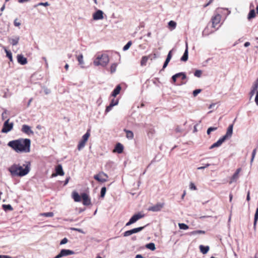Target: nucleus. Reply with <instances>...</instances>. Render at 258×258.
<instances>
[{
    "mask_svg": "<svg viewBox=\"0 0 258 258\" xmlns=\"http://www.w3.org/2000/svg\"><path fill=\"white\" fill-rule=\"evenodd\" d=\"M256 149H254L253 151H252V156H251V163L252 162L253 159H254V158L255 157V155L256 154Z\"/></svg>",
    "mask_w": 258,
    "mask_h": 258,
    "instance_id": "obj_49",
    "label": "nucleus"
},
{
    "mask_svg": "<svg viewBox=\"0 0 258 258\" xmlns=\"http://www.w3.org/2000/svg\"><path fill=\"white\" fill-rule=\"evenodd\" d=\"M178 226L180 229L186 230L188 229V226L184 223H179Z\"/></svg>",
    "mask_w": 258,
    "mask_h": 258,
    "instance_id": "obj_38",
    "label": "nucleus"
},
{
    "mask_svg": "<svg viewBox=\"0 0 258 258\" xmlns=\"http://www.w3.org/2000/svg\"><path fill=\"white\" fill-rule=\"evenodd\" d=\"M188 45L186 43V48L183 56L181 57L180 60L183 61H186L188 59Z\"/></svg>",
    "mask_w": 258,
    "mask_h": 258,
    "instance_id": "obj_26",
    "label": "nucleus"
},
{
    "mask_svg": "<svg viewBox=\"0 0 258 258\" xmlns=\"http://www.w3.org/2000/svg\"><path fill=\"white\" fill-rule=\"evenodd\" d=\"M118 100L117 99H112L110 104L112 106H114L115 105H116L118 104Z\"/></svg>",
    "mask_w": 258,
    "mask_h": 258,
    "instance_id": "obj_43",
    "label": "nucleus"
},
{
    "mask_svg": "<svg viewBox=\"0 0 258 258\" xmlns=\"http://www.w3.org/2000/svg\"><path fill=\"white\" fill-rule=\"evenodd\" d=\"M31 141L29 139H19L9 142L8 145L18 153H29Z\"/></svg>",
    "mask_w": 258,
    "mask_h": 258,
    "instance_id": "obj_1",
    "label": "nucleus"
},
{
    "mask_svg": "<svg viewBox=\"0 0 258 258\" xmlns=\"http://www.w3.org/2000/svg\"><path fill=\"white\" fill-rule=\"evenodd\" d=\"M72 198L76 202H80L81 201V195L80 196L76 191L72 192Z\"/></svg>",
    "mask_w": 258,
    "mask_h": 258,
    "instance_id": "obj_22",
    "label": "nucleus"
},
{
    "mask_svg": "<svg viewBox=\"0 0 258 258\" xmlns=\"http://www.w3.org/2000/svg\"><path fill=\"white\" fill-rule=\"evenodd\" d=\"M255 16V11L254 10H251L250 11L248 15V19H251L252 18H253Z\"/></svg>",
    "mask_w": 258,
    "mask_h": 258,
    "instance_id": "obj_35",
    "label": "nucleus"
},
{
    "mask_svg": "<svg viewBox=\"0 0 258 258\" xmlns=\"http://www.w3.org/2000/svg\"><path fill=\"white\" fill-rule=\"evenodd\" d=\"M233 124H231L228 126L226 134L223 136L225 137L226 140H227L228 138H230L232 136L233 133Z\"/></svg>",
    "mask_w": 258,
    "mask_h": 258,
    "instance_id": "obj_20",
    "label": "nucleus"
},
{
    "mask_svg": "<svg viewBox=\"0 0 258 258\" xmlns=\"http://www.w3.org/2000/svg\"><path fill=\"white\" fill-rule=\"evenodd\" d=\"M241 169V168H238L236 172L234 173V174L233 175V176L231 177V181L230 183H232V182L236 181L239 177V174L240 172Z\"/></svg>",
    "mask_w": 258,
    "mask_h": 258,
    "instance_id": "obj_23",
    "label": "nucleus"
},
{
    "mask_svg": "<svg viewBox=\"0 0 258 258\" xmlns=\"http://www.w3.org/2000/svg\"><path fill=\"white\" fill-rule=\"evenodd\" d=\"M258 220V207L256 209V211L254 214V222H253V228L255 229L256 223Z\"/></svg>",
    "mask_w": 258,
    "mask_h": 258,
    "instance_id": "obj_31",
    "label": "nucleus"
},
{
    "mask_svg": "<svg viewBox=\"0 0 258 258\" xmlns=\"http://www.w3.org/2000/svg\"><path fill=\"white\" fill-rule=\"evenodd\" d=\"M37 6H43L46 7V6H49V4L48 2L40 3L38 4Z\"/></svg>",
    "mask_w": 258,
    "mask_h": 258,
    "instance_id": "obj_50",
    "label": "nucleus"
},
{
    "mask_svg": "<svg viewBox=\"0 0 258 258\" xmlns=\"http://www.w3.org/2000/svg\"><path fill=\"white\" fill-rule=\"evenodd\" d=\"M2 207H3V209L5 211H7V210L12 211L13 209L12 207L10 205H3L2 206Z\"/></svg>",
    "mask_w": 258,
    "mask_h": 258,
    "instance_id": "obj_39",
    "label": "nucleus"
},
{
    "mask_svg": "<svg viewBox=\"0 0 258 258\" xmlns=\"http://www.w3.org/2000/svg\"><path fill=\"white\" fill-rule=\"evenodd\" d=\"M74 251L70 249H61L58 254H57L54 258H60L62 256H68L74 254Z\"/></svg>",
    "mask_w": 258,
    "mask_h": 258,
    "instance_id": "obj_8",
    "label": "nucleus"
},
{
    "mask_svg": "<svg viewBox=\"0 0 258 258\" xmlns=\"http://www.w3.org/2000/svg\"><path fill=\"white\" fill-rule=\"evenodd\" d=\"M250 45V43L249 42H246L244 43V46L245 47H248Z\"/></svg>",
    "mask_w": 258,
    "mask_h": 258,
    "instance_id": "obj_60",
    "label": "nucleus"
},
{
    "mask_svg": "<svg viewBox=\"0 0 258 258\" xmlns=\"http://www.w3.org/2000/svg\"><path fill=\"white\" fill-rule=\"evenodd\" d=\"M209 165H210L209 164H207L205 166H201V167H198V169L200 170V169H204L205 168L208 167Z\"/></svg>",
    "mask_w": 258,
    "mask_h": 258,
    "instance_id": "obj_56",
    "label": "nucleus"
},
{
    "mask_svg": "<svg viewBox=\"0 0 258 258\" xmlns=\"http://www.w3.org/2000/svg\"><path fill=\"white\" fill-rule=\"evenodd\" d=\"M146 247L152 250H154L156 249L155 244L154 243H150L146 245Z\"/></svg>",
    "mask_w": 258,
    "mask_h": 258,
    "instance_id": "obj_34",
    "label": "nucleus"
},
{
    "mask_svg": "<svg viewBox=\"0 0 258 258\" xmlns=\"http://www.w3.org/2000/svg\"><path fill=\"white\" fill-rule=\"evenodd\" d=\"M189 188L191 190H196L197 187L195 185V184L192 182H190L189 184Z\"/></svg>",
    "mask_w": 258,
    "mask_h": 258,
    "instance_id": "obj_48",
    "label": "nucleus"
},
{
    "mask_svg": "<svg viewBox=\"0 0 258 258\" xmlns=\"http://www.w3.org/2000/svg\"><path fill=\"white\" fill-rule=\"evenodd\" d=\"M113 106H112L111 105L109 104V106H107L106 108V109H105V112H108L109 111H110L112 108L113 107Z\"/></svg>",
    "mask_w": 258,
    "mask_h": 258,
    "instance_id": "obj_52",
    "label": "nucleus"
},
{
    "mask_svg": "<svg viewBox=\"0 0 258 258\" xmlns=\"http://www.w3.org/2000/svg\"><path fill=\"white\" fill-rule=\"evenodd\" d=\"M104 13L100 10H97L93 14V19L95 21L102 20L104 18Z\"/></svg>",
    "mask_w": 258,
    "mask_h": 258,
    "instance_id": "obj_10",
    "label": "nucleus"
},
{
    "mask_svg": "<svg viewBox=\"0 0 258 258\" xmlns=\"http://www.w3.org/2000/svg\"><path fill=\"white\" fill-rule=\"evenodd\" d=\"M44 92L46 94H48L50 92V90L46 89L44 90Z\"/></svg>",
    "mask_w": 258,
    "mask_h": 258,
    "instance_id": "obj_62",
    "label": "nucleus"
},
{
    "mask_svg": "<svg viewBox=\"0 0 258 258\" xmlns=\"http://www.w3.org/2000/svg\"><path fill=\"white\" fill-rule=\"evenodd\" d=\"M172 50H170L169 52H168V54L167 55V59H169V60H170L171 57H172Z\"/></svg>",
    "mask_w": 258,
    "mask_h": 258,
    "instance_id": "obj_55",
    "label": "nucleus"
},
{
    "mask_svg": "<svg viewBox=\"0 0 258 258\" xmlns=\"http://www.w3.org/2000/svg\"><path fill=\"white\" fill-rule=\"evenodd\" d=\"M124 132H125L126 133V137L129 139V140H132L134 138V133H133L132 131H129V130H126V129H124Z\"/></svg>",
    "mask_w": 258,
    "mask_h": 258,
    "instance_id": "obj_29",
    "label": "nucleus"
},
{
    "mask_svg": "<svg viewBox=\"0 0 258 258\" xmlns=\"http://www.w3.org/2000/svg\"><path fill=\"white\" fill-rule=\"evenodd\" d=\"M14 25L16 27H18L21 25V23L18 21V19H16L14 21Z\"/></svg>",
    "mask_w": 258,
    "mask_h": 258,
    "instance_id": "obj_54",
    "label": "nucleus"
},
{
    "mask_svg": "<svg viewBox=\"0 0 258 258\" xmlns=\"http://www.w3.org/2000/svg\"><path fill=\"white\" fill-rule=\"evenodd\" d=\"M3 255V258H12L9 255Z\"/></svg>",
    "mask_w": 258,
    "mask_h": 258,
    "instance_id": "obj_64",
    "label": "nucleus"
},
{
    "mask_svg": "<svg viewBox=\"0 0 258 258\" xmlns=\"http://www.w3.org/2000/svg\"><path fill=\"white\" fill-rule=\"evenodd\" d=\"M212 2H211V0L209 1V3H208L207 4H206V5H205L204 6V8H206L207 7V6H208L211 3H212Z\"/></svg>",
    "mask_w": 258,
    "mask_h": 258,
    "instance_id": "obj_61",
    "label": "nucleus"
},
{
    "mask_svg": "<svg viewBox=\"0 0 258 258\" xmlns=\"http://www.w3.org/2000/svg\"><path fill=\"white\" fill-rule=\"evenodd\" d=\"M117 66V64L116 63H114L111 64L110 69V72L111 74L114 73L116 71Z\"/></svg>",
    "mask_w": 258,
    "mask_h": 258,
    "instance_id": "obj_33",
    "label": "nucleus"
},
{
    "mask_svg": "<svg viewBox=\"0 0 258 258\" xmlns=\"http://www.w3.org/2000/svg\"><path fill=\"white\" fill-rule=\"evenodd\" d=\"M22 131L27 134V135H30V134H33V132L31 130V128L29 126H28V125H26V124H24L22 126Z\"/></svg>",
    "mask_w": 258,
    "mask_h": 258,
    "instance_id": "obj_21",
    "label": "nucleus"
},
{
    "mask_svg": "<svg viewBox=\"0 0 258 258\" xmlns=\"http://www.w3.org/2000/svg\"><path fill=\"white\" fill-rule=\"evenodd\" d=\"M68 241V240L67 238H64L63 239H62L60 242V244L62 245V244H66V243H67Z\"/></svg>",
    "mask_w": 258,
    "mask_h": 258,
    "instance_id": "obj_51",
    "label": "nucleus"
},
{
    "mask_svg": "<svg viewBox=\"0 0 258 258\" xmlns=\"http://www.w3.org/2000/svg\"><path fill=\"white\" fill-rule=\"evenodd\" d=\"M170 61V60L168 59H166L164 63V64H163V69H165L167 66L168 65L169 62Z\"/></svg>",
    "mask_w": 258,
    "mask_h": 258,
    "instance_id": "obj_53",
    "label": "nucleus"
},
{
    "mask_svg": "<svg viewBox=\"0 0 258 258\" xmlns=\"http://www.w3.org/2000/svg\"><path fill=\"white\" fill-rule=\"evenodd\" d=\"M90 136V134L89 131H88L87 132V133L85 135H83V136L82 137V139L79 142V143L78 145L77 148H78V150L80 151L84 147Z\"/></svg>",
    "mask_w": 258,
    "mask_h": 258,
    "instance_id": "obj_4",
    "label": "nucleus"
},
{
    "mask_svg": "<svg viewBox=\"0 0 258 258\" xmlns=\"http://www.w3.org/2000/svg\"><path fill=\"white\" fill-rule=\"evenodd\" d=\"M108 175L103 172H100L94 176V178L99 182H105L107 181Z\"/></svg>",
    "mask_w": 258,
    "mask_h": 258,
    "instance_id": "obj_5",
    "label": "nucleus"
},
{
    "mask_svg": "<svg viewBox=\"0 0 258 258\" xmlns=\"http://www.w3.org/2000/svg\"><path fill=\"white\" fill-rule=\"evenodd\" d=\"M221 15L217 14L215 16L213 17L212 19V27L215 28L216 25L219 24L221 20Z\"/></svg>",
    "mask_w": 258,
    "mask_h": 258,
    "instance_id": "obj_17",
    "label": "nucleus"
},
{
    "mask_svg": "<svg viewBox=\"0 0 258 258\" xmlns=\"http://www.w3.org/2000/svg\"><path fill=\"white\" fill-rule=\"evenodd\" d=\"M123 150V145L121 143H118L116 144L115 148L113 150V152L120 154V153H122Z\"/></svg>",
    "mask_w": 258,
    "mask_h": 258,
    "instance_id": "obj_18",
    "label": "nucleus"
},
{
    "mask_svg": "<svg viewBox=\"0 0 258 258\" xmlns=\"http://www.w3.org/2000/svg\"><path fill=\"white\" fill-rule=\"evenodd\" d=\"M246 200L247 201H249L250 200V192L249 191L248 192L247 197H246Z\"/></svg>",
    "mask_w": 258,
    "mask_h": 258,
    "instance_id": "obj_58",
    "label": "nucleus"
},
{
    "mask_svg": "<svg viewBox=\"0 0 258 258\" xmlns=\"http://www.w3.org/2000/svg\"><path fill=\"white\" fill-rule=\"evenodd\" d=\"M132 42L131 41H128L127 44L123 47V50L126 51L129 49L131 46Z\"/></svg>",
    "mask_w": 258,
    "mask_h": 258,
    "instance_id": "obj_41",
    "label": "nucleus"
},
{
    "mask_svg": "<svg viewBox=\"0 0 258 258\" xmlns=\"http://www.w3.org/2000/svg\"><path fill=\"white\" fill-rule=\"evenodd\" d=\"M17 58L18 63L22 65L26 64L27 63V58L21 54H18Z\"/></svg>",
    "mask_w": 258,
    "mask_h": 258,
    "instance_id": "obj_19",
    "label": "nucleus"
},
{
    "mask_svg": "<svg viewBox=\"0 0 258 258\" xmlns=\"http://www.w3.org/2000/svg\"><path fill=\"white\" fill-rule=\"evenodd\" d=\"M164 206V203H157L155 205L150 207L148 208V211H153V212H158L161 210V209L163 208Z\"/></svg>",
    "mask_w": 258,
    "mask_h": 258,
    "instance_id": "obj_11",
    "label": "nucleus"
},
{
    "mask_svg": "<svg viewBox=\"0 0 258 258\" xmlns=\"http://www.w3.org/2000/svg\"><path fill=\"white\" fill-rule=\"evenodd\" d=\"M77 60L79 62V64L81 66V67L82 68H84V61L83 60V55L82 54H81L80 55L77 56Z\"/></svg>",
    "mask_w": 258,
    "mask_h": 258,
    "instance_id": "obj_28",
    "label": "nucleus"
},
{
    "mask_svg": "<svg viewBox=\"0 0 258 258\" xmlns=\"http://www.w3.org/2000/svg\"><path fill=\"white\" fill-rule=\"evenodd\" d=\"M144 228V227H139L135 228L130 230H127L123 233V235L124 237L128 236L134 233H138L142 231Z\"/></svg>",
    "mask_w": 258,
    "mask_h": 258,
    "instance_id": "obj_9",
    "label": "nucleus"
},
{
    "mask_svg": "<svg viewBox=\"0 0 258 258\" xmlns=\"http://www.w3.org/2000/svg\"><path fill=\"white\" fill-rule=\"evenodd\" d=\"M0 33H1V34H6V31H5V30H3L2 29V28H0Z\"/></svg>",
    "mask_w": 258,
    "mask_h": 258,
    "instance_id": "obj_57",
    "label": "nucleus"
},
{
    "mask_svg": "<svg viewBox=\"0 0 258 258\" xmlns=\"http://www.w3.org/2000/svg\"><path fill=\"white\" fill-rule=\"evenodd\" d=\"M144 217V214H143L140 212L135 214L130 219L129 221L126 223L125 226H127L131 225V224L136 222L138 220L143 218Z\"/></svg>",
    "mask_w": 258,
    "mask_h": 258,
    "instance_id": "obj_6",
    "label": "nucleus"
},
{
    "mask_svg": "<svg viewBox=\"0 0 258 258\" xmlns=\"http://www.w3.org/2000/svg\"><path fill=\"white\" fill-rule=\"evenodd\" d=\"M256 91V96L255 98V102L257 105H258V82L254 84L252 87V89L250 92L251 96H252L255 93V91Z\"/></svg>",
    "mask_w": 258,
    "mask_h": 258,
    "instance_id": "obj_13",
    "label": "nucleus"
},
{
    "mask_svg": "<svg viewBox=\"0 0 258 258\" xmlns=\"http://www.w3.org/2000/svg\"><path fill=\"white\" fill-rule=\"evenodd\" d=\"M106 191V188L105 187H103L101 189L100 196L101 198H103L105 195Z\"/></svg>",
    "mask_w": 258,
    "mask_h": 258,
    "instance_id": "obj_44",
    "label": "nucleus"
},
{
    "mask_svg": "<svg viewBox=\"0 0 258 258\" xmlns=\"http://www.w3.org/2000/svg\"><path fill=\"white\" fill-rule=\"evenodd\" d=\"M217 128H218V127H210L207 130V133L208 135H209L212 132L217 130Z\"/></svg>",
    "mask_w": 258,
    "mask_h": 258,
    "instance_id": "obj_40",
    "label": "nucleus"
},
{
    "mask_svg": "<svg viewBox=\"0 0 258 258\" xmlns=\"http://www.w3.org/2000/svg\"><path fill=\"white\" fill-rule=\"evenodd\" d=\"M225 140V137H222L221 138L219 139L216 143L211 145L210 147V149H212L214 148L220 146Z\"/></svg>",
    "mask_w": 258,
    "mask_h": 258,
    "instance_id": "obj_16",
    "label": "nucleus"
},
{
    "mask_svg": "<svg viewBox=\"0 0 258 258\" xmlns=\"http://www.w3.org/2000/svg\"><path fill=\"white\" fill-rule=\"evenodd\" d=\"M41 215H42L44 217H52L53 216L54 214L53 212H47V213H44L42 214Z\"/></svg>",
    "mask_w": 258,
    "mask_h": 258,
    "instance_id": "obj_42",
    "label": "nucleus"
},
{
    "mask_svg": "<svg viewBox=\"0 0 258 258\" xmlns=\"http://www.w3.org/2000/svg\"><path fill=\"white\" fill-rule=\"evenodd\" d=\"M148 59V57L146 56H144L142 58L141 61V65L143 66L146 65V63Z\"/></svg>",
    "mask_w": 258,
    "mask_h": 258,
    "instance_id": "obj_36",
    "label": "nucleus"
},
{
    "mask_svg": "<svg viewBox=\"0 0 258 258\" xmlns=\"http://www.w3.org/2000/svg\"><path fill=\"white\" fill-rule=\"evenodd\" d=\"M202 71L201 70H196L194 73V75L197 77H200L202 75Z\"/></svg>",
    "mask_w": 258,
    "mask_h": 258,
    "instance_id": "obj_46",
    "label": "nucleus"
},
{
    "mask_svg": "<svg viewBox=\"0 0 258 258\" xmlns=\"http://www.w3.org/2000/svg\"><path fill=\"white\" fill-rule=\"evenodd\" d=\"M191 234L195 235L197 234H205V231L203 230H196L191 232Z\"/></svg>",
    "mask_w": 258,
    "mask_h": 258,
    "instance_id": "obj_45",
    "label": "nucleus"
},
{
    "mask_svg": "<svg viewBox=\"0 0 258 258\" xmlns=\"http://www.w3.org/2000/svg\"><path fill=\"white\" fill-rule=\"evenodd\" d=\"M180 77H181L182 80H184L186 78V75L184 73H177V74L173 75L172 77V81H176V80Z\"/></svg>",
    "mask_w": 258,
    "mask_h": 258,
    "instance_id": "obj_24",
    "label": "nucleus"
},
{
    "mask_svg": "<svg viewBox=\"0 0 258 258\" xmlns=\"http://www.w3.org/2000/svg\"><path fill=\"white\" fill-rule=\"evenodd\" d=\"M83 204L85 206H89L91 204V199L86 193L81 194Z\"/></svg>",
    "mask_w": 258,
    "mask_h": 258,
    "instance_id": "obj_12",
    "label": "nucleus"
},
{
    "mask_svg": "<svg viewBox=\"0 0 258 258\" xmlns=\"http://www.w3.org/2000/svg\"><path fill=\"white\" fill-rule=\"evenodd\" d=\"M143 256L141 254H137L135 258H143Z\"/></svg>",
    "mask_w": 258,
    "mask_h": 258,
    "instance_id": "obj_63",
    "label": "nucleus"
},
{
    "mask_svg": "<svg viewBox=\"0 0 258 258\" xmlns=\"http://www.w3.org/2000/svg\"><path fill=\"white\" fill-rule=\"evenodd\" d=\"M109 62V58L106 55H98L94 60V64L96 66H106Z\"/></svg>",
    "mask_w": 258,
    "mask_h": 258,
    "instance_id": "obj_3",
    "label": "nucleus"
},
{
    "mask_svg": "<svg viewBox=\"0 0 258 258\" xmlns=\"http://www.w3.org/2000/svg\"><path fill=\"white\" fill-rule=\"evenodd\" d=\"M20 37L19 36L15 35L11 37H8L9 42L13 46L17 45L19 43Z\"/></svg>",
    "mask_w": 258,
    "mask_h": 258,
    "instance_id": "obj_14",
    "label": "nucleus"
},
{
    "mask_svg": "<svg viewBox=\"0 0 258 258\" xmlns=\"http://www.w3.org/2000/svg\"><path fill=\"white\" fill-rule=\"evenodd\" d=\"M5 51L6 53L7 56L9 58L11 61H13V57L12 54L11 52L9 50H8L6 48L4 47Z\"/></svg>",
    "mask_w": 258,
    "mask_h": 258,
    "instance_id": "obj_32",
    "label": "nucleus"
},
{
    "mask_svg": "<svg viewBox=\"0 0 258 258\" xmlns=\"http://www.w3.org/2000/svg\"><path fill=\"white\" fill-rule=\"evenodd\" d=\"M30 165V163H28L25 168H23L21 166L14 164L9 168V170L13 176H23L28 174L29 172Z\"/></svg>",
    "mask_w": 258,
    "mask_h": 258,
    "instance_id": "obj_2",
    "label": "nucleus"
},
{
    "mask_svg": "<svg viewBox=\"0 0 258 258\" xmlns=\"http://www.w3.org/2000/svg\"><path fill=\"white\" fill-rule=\"evenodd\" d=\"M56 175H63L64 172L61 165L59 164L55 167Z\"/></svg>",
    "mask_w": 258,
    "mask_h": 258,
    "instance_id": "obj_27",
    "label": "nucleus"
},
{
    "mask_svg": "<svg viewBox=\"0 0 258 258\" xmlns=\"http://www.w3.org/2000/svg\"><path fill=\"white\" fill-rule=\"evenodd\" d=\"M9 119H8L4 123L3 127L2 130V132L7 133L11 131L13 127V123H9Z\"/></svg>",
    "mask_w": 258,
    "mask_h": 258,
    "instance_id": "obj_7",
    "label": "nucleus"
},
{
    "mask_svg": "<svg viewBox=\"0 0 258 258\" xmlns=\"http://www.w3.org/2000/svg\"><path fill=\"white\" fill-rule=\"evenodd\" d=\"M225 140V137H222L221 138L219 139L216 143L211 145L210 147V149H212L214 148L220 146Z\"/></svg>",
    "mask_w": 258,
    "mask_h": 258,
    "instance_id": "obj_15",
    "label": "nucleus"
},
{
    "mask_svg": "<svg viewBox=\"0 0 258 258\" xmlns=\"http://www.w3.org/2000/svg\"><path fill=\"white\" fill-rule=\"evenodd\" d=\"M200 249L202 253L206 254L208 252L209 250V247L208 246H204L203 245H201L200 246Z\"/></svg>",
    "mask_w": 258,
    "mask_h": 258,
    "instance_id": "obj_30",
    "label": "nucleus"
},
{
    "mask_svg": "<svg viewBox=\"0 0 258 258\" xmlns=\"http://www.w3.org/2000/svg\"><path fill=\"white\" fill-rule=\"evenodd\" d=\"M168 26L169 27L172 28V29H174L176 26V23L173 21H170L168 23Z\"/></svg>",
    "mask_w": 258,
    "mask_h": 258,
    "instance_id": "obj_37",
    "label": "nucleus"
},
{
    "mask_svg": "<svg viewBox=\"0 0 258 258\" xmlns=\"http://www.w3.org/2000/svg\"><path fill=\"white\" fill-rule=\"evenodd\" d=\"M232 198H233V195L232 194H230L229 195V201L230 202H232Z\"/></svg>",
    "mask_w": 258,
    "mask_h": 258,
    "instance_id": "obj_59",
    "label": "nucleus"
},
{
    "mask_svg": "<svg viewBox=\"0 0 258 258\" xmlns=\"http://www.w3.org/2000/svg\"><path fill=\"white\" fill-rule=\"evenodd\" d=\"M121 89V87L120 85H118L112 92L111 96L114 97H116L118 94H119Z\"/></svg>",
    "mask_w": 258,
    "mask_h": 258,
    "instance_id": "obj_25",
    "label": "nucleus"
},
{
    "mask_svg": "<svg viewBox=\"0 0 258 258\" xmlns=\"http://www.w3.org/2000/svg\"><path fill=\"white\" fill-rule=\"evenodd\" d=\"M202 91L201 89H196L193 91L192 94L194 97H196Z\"/></svg>",
    "mask_w": 258,
    "mask_h": 258,
    "instance_id": "obj_47",
    "label": "nucleus"
}]
</instances>
